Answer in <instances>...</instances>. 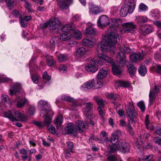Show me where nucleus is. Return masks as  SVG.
<instances>
[{
	"label": "nucleus",
	"mask_w": 161,
	"mask_h": 161,
	"mask_svg": "<svg viewBox=\"0 0 161 161\" xmlns=\"http://www.w3.org/2000/svg\"><path fill=\"white\" fill-rule=\"evenodd\" d=\"M120 38L118 33L111 32L110 34L104 36L103 40L98 44V48L103 51L114 52V44L120 43Z\"/></svg>",
	"instance_id": "1"
},
{
	"label": "nucleus",
	"mask_w": 161,
	"mask_h": 161,
	"mask_svg": "<svg viewBox=\"0 0 161 161\" xmlns=\"http://www.w3.org/2000/svg\"><path fill=\"white\" fill-rule=\"evenodd\" d=\"M21 88V84L19 83H16L9 90V94L11 95H15L16 97L14 103L16 107L18 108L24 107L25 104L28 102V100L26 98H23L22 94L20 92Z\"/></svg>",
	"instance_id": "2"
},
{
	"label": "nucleus",
	"mask_w": 161,
	"mask_h": 161,
	"mask_svg": "<svg viewBox=\"0 0 161 161\" xmlns=\"http://www.w3.org/2000/svg\"><path fill=\"white\" fill-rule=\"evenodd\" d=\"M14 116L11 111H8L4 113V116L8 118L11 121H26L28 119L27 116L23 114L20 111L17 110L15 112Z\"/></svg>",
	"instance_id": "3"
},
{
	"label": "nucleus",
	"mask_w": 161,
	"mask_h": 161,
	"mask_svg": "<svg viewBox=\"0 0 161 161\" xmlns=\"http://www.w3.org/2000/svg\"><path fill=\"white\" fill-rule=\"evenodd\" d=\"M120 48V52H118L117 56V62L119 67H123L125 64V58L124 53H128L130 52V49L124 46H121Z\"/></svg>",
	"instance_id": "4"
},
{
	"label": "nucleus",
	"mask_w": 161,
	"mask_h": 161,
	"mask_svg": "<svg viewBox=\"0 0 161 161\" xmlns=\"http://www.w3.org/2000/svg\"><path fill=\"white\" fill-rule=\"evenodd\" d=\"M135 8V4L134 3L127 2L121 7L120 11V14L123 17H125L128 14L132 13Z\"/></svg>",
	"instance_id": "5"
},
{
	"label": "nucleus",
	"mask_w": 161,
	"mask_h": 161,
	"mask_svg": "<svg viewBox=\"0 0 161 161\" xmlns=\"http://www.w3.org/2000/svg\"><path fill=\"white\" fill-rule=\"evenodd\" d=\"M90 62L91 64H87L85 66V69L89 72H95L98 69L97 66L101 65L100 62H98L97 60H96L94 58L91 59L90 60Z\"/></svg>",
	"instance_id": "6"
},
{
	"label": "nucleus",
	"mask_w": 161,
	"mask_h": 161,
	"mask_svg": "<svg viewBox=\"0 0 161 161\" xmlns=\"http://www.w3.org/2000/svg\"><path fill=\"white\" fill-rule=\"evenodd\" d=\"M125 109L129 117L130 120L133 121L134 120V118L136 116L137 114L135 111L133 103H130L129 105H126Z\"/></svg>",
	"instance_id": "7"
},
{
	"label": "nucleus",
	"mask_w": 161,
	"mask_h": 161,
	"mask_svg": "<svg viewBox=\"0 0 161 161\" xmlns=\"http://www.w3.org/2000/svg\"><path fill=\"white\" fill-rule=\"evenodd\" d=\"M118 149L123 153L128 152L130 150V146L128 143L126 142L124 140L120 139L118 142Z\"/></svg>",
	"instance_id": "8"
},
{
	"label": "nucleus",
	"mask_w": 161,
	"mask_h": 161,
	"mask_svg": "<svg viewBox=\"0 0 161 161\" xmlns=\"http://www.w3.org/2000/svg\"><path fill=\"white\" fill-rule=\"evenodd\" d=\"M62 99L63 100H66L72 103L71 105L72 110H75L76 107L81 105L82 103V101L80 100H76L72 99L70 97L66 96L64 95L61 97Z\"/></svg>",
	"instance_id": "9"
},
{
	"label": "nucleus",
	"mask_w": 161,
	"mask_h": 161,
	"mask_svg": "<svg viewBox=\"0 0 161 161\" xmlns=\"http://www.w3.org/2000/svg\"><path fill=\"white\" fill-rule=\"evenodd\" d=\"M88 124L84 121L78 120L75 122V127L77 132L82 133L86 128Z\"/></svg>",
	"instance_id": "10"
},
{
	"label": "nucleus",
	"mask_w": 161,
	"mask_h": 161,
	"mask_svg": "<svg viewBox=\"0 0 161 161\" xmlns=\"http://www.w3.org/2000/svg\"><path fill=\"white\" fill-rule=\"evenodd\" d=\"M97 56L99 60L98 62L100 61L101 65L102 64V62L105 61V62L108 63L110 64H114L113 59L110 57L107 56L106 55L98 53Z\"/></svg>",
	"instance_id": "11"
},
{
	"label": "nucleus",
	"mask_w": 161,
	"mask_h": 161,
	"mask_svg": "<svg viewBox=\"0 0 161 161\" xmlns=\"http://www.w3.org/2000/svg\"><path fill=\"white\" fill-rule=\"evenodd\" d=\"M122 21L121 20L119 19L113 18L112 19L108 22V25L112 30L114 29L115 31H116V28Z\"/></svg>",
	"instance_id": "12"
},
{
	"label": "nucleus",
	"mask_w": 161,
	"mask_h": 161,
	"mask_svg": "<svg viewBox=\"0 0 161 161\" xmlns=\"http://www.w3.org/2000/svg\"><path fill=\"white\" fill-rule=\"evenodd\" d=\"M108 18L106 15H102L97 20L98 26L100 28H103L108 25Z\"/></svg>",
	"instance_id": "13"
},
{
	"label": "nucleus",
	"mask_w": 161,
	"mask_h": 161,
	"mask_svg": "<svg viewBox=\"0 0 161 161\" xmlns=\"http://www.w3.org/2000/svg\"><path fill=\"white\" fill-rule=\"evenodd\" d=\"M158 92L155 85L153 89L150 90L149 95V105H152L153 104V102L156 98V95Z\"/></svg>",
	"instance_id": "14"
},
{
	"label": "nucleus",
	"mask_w": 161,
	"mask_h": 161,
	"mask_svg": "<svg viewBox=\"0 0 161 161\" xmlns=\"http://www.w3.org/2000/svg\"><path fill=\"white\" fill-rule=\"evenodd\" d=\"M65 130L68 133L75 136L78 134L75 126H74V124L72 123H69L67 124Z\"/></svg>",
	"instance_id": "15"
},
{
	"label": "nucleus",
	"mask_w": 161,
	"mask_h": 161,
	"mask_svg": "<svg viewBox=\"0 0 161 161\" xmlns=\"http://www.w3.org/2000/svg\"><path fill=\"white\" fill-rule=\"evenodd\" d=\"M73 2V0H58V4L62 9H67L69 6Z\"/></svg>",
	"instance_id": "16"
},
{
	"label": "nucleus",
	"mask_w": 161,
	"mask_h": 161,
	"mask_svg": "<svg viewBox=\"0 0 161 161\" xmlns=\"http://www.w3.org/2000/svg\"><path fill=\"white\" fill-rule=\"evenodd\" d=\"M144 56V53L142 52L131 54L130 57L131 61L136 62L142 60Z\"/></svg>",
	"instance_id": "17"
},
{
	"label": "nucleus",
	"mask_w": 161,
	"mask_h": 161,
	"mask_svg": "<svg viewBox=\"0 0 161 161\" xmlns=\"http://www.w3.org/2000/svg\"><path fill=\"white\" fill-rule=\"evenodd\" d=\"M124 25L126 27L125 29V32L128 33L134 31L133 29H135L136 27V25L132 22H129L124 23Z\"/></svg>",
	"instance_id": "18"
},
{
	"label": "nucleus",
	"mask_w": 161,
	"mask_h": 161,
	"mask_svg": "<svg viewBox=\"0 0 161 161\" xmlns=\"http://www.w3.org/2000/svg\"><path fill=\"white\" fill-rule=\"evenodd\" d=\"M108 72V69L106 68H103L100 69L97 74L98 79H102L106 77Z\"/></svg>",
	"instance_id": "19"
},
{
	"label": "nucleus",
	"mask_w": 161,
	"mask_h": 161,
	"mask_svg": "<svg viewBox=\"0 0 161 161\" xmlns=\"http://www.w3.org/2000/svg\"><path fill=\"white\" fill-rule=\"evenodd\" d=\"M85 105L86 107L83 109L84 114L86 117H87V116H88V117L91 116V115L90 114L89 112L90 110L92 108V103L90 102H88L86 103Z\"/></svg>",
	"instance_id": "20"
},
{
	"label": "nucleus",
	"mask_w": 161,
	"mask_h": 161,
	"mask_svg": "<svg viewBox=\"0 0 161 161\" xmlns=\"http://www.w3.org/2000/svg\"><path fill=\"white\" fill-rule=\"evenodd\" d=\"M2 103L6 107H10L11 102L8 96L6 95H3L2 96Z\"/></svg>",
	"instance_id": "21"
},
{
	"label": "nucleus",
	"mask_w": 161,
	"mask_h": 161,
	"mask_svg": "<svg viewBox=\"0 0 161 161\" xmlns=\"http://www.w3.org/2000/svg\"><path fill=\"white\" fill-rule=\"evenodd\" d=\"M136 19L137 24L139 26L143 25L147 21V18L143 16H136Z\"/></svg>",
	"instance_id": "22"
},
{
	"label": "nucleus",
	"mask_w": 161,
	"mask_h": 161,
	"mask_svg": "<svg viewBox=\"0 0 161 161\" xmlns=\"http://www.w3.org/2000/svg\"><path fill=\"white\" fill-rule=\"evenodd\" d=\"M73 37V35L70 32H64L60 35V39L63 41H66L70 39Z\"/></svg>",
	"instance_id": "23"
},
{
	"label": "nucleus",
	"mask_w": 161,
	"mask_h": 161,
	"mask_svg": "<svg viewBox=\"0 0 161 161\" xmlns=\"http://www.w3.org/2000/svg\"><path fill=\"white\" fill-rule=\"evenodd\" d=\"M153 31L152 27L150 25H147L145 27L142 28L140 30V32L142 35L145 36L152 32Z\"/></svg>",
	"instance_id": "24"
},
{
	"label": "nucleus",
	"mask_w": 161,
	"mask_h": 161,
	"mask_svg": "<svg viewBox=\"0 0 161 161\" xmlns=\"http://www.w3.org/2000/svg\"><path fill=\"white\" fill-rule=\"evenodd\" d=\"M120 133V131L119 130H117L113 132L111 136L110 142L114 143L117 142V143L119 141L118 135Z\"/></svg>",
	"instance_id": "25"
},
{
	"label": "nucleus",
	"mask_w": 161,
	"mask_h": 161,
	"mask_svg": "<svg viewBox=\"0 0 161 161\" xmlns=\"http://www.w3.org/2000/svg\"><path fill=\"white\" fill-rule=\"evenodd\" d=\"M63 120V117L62 115H58L56 118L54 120V123L57 128L58 129V128L61 126Z\"/></svg>",
	"instance_id": "26"
},
{
	"label": "nucleus",
	"mask_w": 161,
	"mask_h": 161,
	"mask_svg": "<svg viewBox=\"0 0 161 161\" xmlns=\"http://www.w3.org/2000/svg\"><path fill=\"white\" fill-rule=\"evenodd\" d=\"M74 27V25L73 23L70 24H67L64 25L61 28V30L62 31L64 32H70L68 31H70L73 29V28Z\"/></svg>",
	"instance_id": "27"
},
{
	"label": "nucleus",
	"mask_w": 161,
	"mask_h": 161,
	"mask_svg": "<svg viewBox=\"0 0 161 161\" xmlns=\"http://www.w3.org/2000/svg\"><path fill=\"white\" fill-rule=\"evenodd\" d=\"M113 64H110L112 66V71L114 73L120 77L121 74V71L120 69L115 64L114 62L113 61Z\"/></svg>",
	"instance_id": "28"
},
{
	"label": "nucleus",
	"mask_w": 161,
	"mask_h": 161,
	"mask_svg": "<svg viewBox=\"0 0 161 161\" xmlns=\"http://www.w3.org/2000/svg\"><path fill=\"white\" fill-rule=\"evenodd\" d=\"M89 8L90 12L92 14H97L99 12L98 7L94 4H90L89 6Z\"/></svg>",
	"instance_id": "29"
},
{
	"label": "nucleus",
	"mask_w": 161,
	"mask_h": 161,
	"mask_svg": "<svg viewBox=\"0 0 161 161\" xmlns=\"http://www.w3.org/2000/svg\"><path fill=\"white\" fill-rule=\"evenodd\" d=\"M95 80L94 79L87 81L84 84V86L85 88L90 89L95 86Z\"/></svg>",
	"instance_id": "30"
},
{
	"label": "nucleus",
	"mask_w": 161,
	"mask_h": 161,
	"mask_svg": "<svg viewBox=\"0 0 161 161\" xmlns=\"http://www.w3.org/2000/svg\"><path fill=\"white\" fill-rule=\"evenodd\" d=\"M50 110V108L49 105L44 107H42L41 108L40 115H42V114H43V115L42 117H43L47 115L49 113Z\"/></svg>",
	"instance_id": "31"
},
{
	"label": "nucleus",
	"mask_w": 161,
	"mask_h": 161,
	"mask_svg": "<svg viewBox=\"0 0 161 161\" xmlns=\"http://www.w3.org/2000/svg\"><path fill=\"white\" fill-rule=\"evenodd\" d=\"M127 68L130 75L131 76L134 75L136 71V67L133 65L130 64L127 65Z\"/></svg>",
	"instance_id": "32"
},
{
	"label": "nucleus",
	"mask_w": 161,
	"mask_h": 161,
	"mask_svg": "<svg viewBox=\"0 0 161 161\" xmlns=\"http://www.w3.org/2000/svg\"><path fill=\"white\" fill-rule=\"evenodd\" d=\"M86 53V49L83 47L78 48L76 50V55L79 57H82Z\"/></svg>",
	"instance_id": "33"
},
{
	"label": "nucleus",
	"mask_w": 161,
	"mask_h": 161,
	"mask_svg": "<svg viewBox=\"0 0 161 161\" xmlns=\"http://www.w3.org/2000/svg\"><path fill=\"white\" fill-rule=\"evenodd\" d=\"M138 72L141 76H144L147 72L146 67L144 65L140 66L138 68Z\"/></svg>",
	"instance_id": "34"
},
{
	"label": "nucleus",
	"mask_w": 161,
	"mask_h": 161,
	"mask_svg": "<svg viewBox=\"0 0 161 161\" xmlns=\"http://www.w3.org/2000/svg\"><path fill=\"white\" fill-rule=\"evenodd\" d=\"M100 140L102 142L110 141L109 138L108 137V135L105 131H103L100 134Z\"/></svg>",
	"instance_id": "35"
},
{
	"label": "nucleus",
	"mask_w": 161,
	"mask_h": 161,
	"mask_svg": "<svg viewBox=\"0 0 161 161\" xmlns=\"http://www.w3.org/2000/svg\"><path fill=\"white\" fill-rule=\"evenodd\" d=\"M57 42V39L55 37H53L50 40L48 47L50 49L53 50L55 48Z\"/></svg>",
	"instance_id": "36"
},
{
	"label": "nucleus",
	"mask_w": 161,
	"mask_h": 161,
	"mask_svg": "<svg viewBox=\"0 0 161 161\" xmlns=\"http://www.w3.org/2000/svg\"><path fill=\"white\" fill-rule=\"evenodd\" d=\"M36 108L34 106L29 105L27 108L26 111L27 114L30 115H33L35 113Z\"/></svg>",
	"instance_id": "37"
},
{
	"label": "nucleus",
	"mask_w": 161,
	"mask_h": 161,
	"mask_svg": "<svg viewBox=\"0 0 161 161\" xmlns=\"http://www.w3.org/2000/svg\"><path fill=\"white\" fill-rule=\"evenodd\" d=\"M117 149H118L117 143L113 144L112 145L108 146V150L110 153H114Z\"/></svg>",
	"instance_id": "38"
},
{
	"label": "nucleus",
	"mask_w": 161,
	"mask_h": 161,
	"mask_svg": "<svg viewBox=\"0 0 161 161\" xmlns=\"http://www.w3.org/2000/svg\"><path fill=\"white\" fill-rule=\"evenodd\" d=\"M85 33L87 35L91 34L95 35L96 33V31L92 27H89L86 28Z\"/></svg>",
	"instance_id": "39"
},
{
	"label": "nucleus",
	"mask_w": 161,
	"mask_h": 161,
	"mask_svg": "<svg viewBox=\"0 0 161 161\" xmlns=\"http://www.w3.org/2000/svg\"><path fill=\"white\" fill-rule=\"evenodd\" d=\"M45 116V118H44V119L43 122V124L44 126H48V125H49V124L51 122L52 118L51 117L47 116V115H46Z\"/></svg>",
	"instance_id": "40"
},
{
	"label": "nucleus",
	"mask_w": 161,
	"mask_h": 161,
	"mask_svg": "<svg viewBox=\"0 0 161 161\" xmlns=\"http://www.w3.org/2000/svg\"><path fill=\"white\" fill-rule=\"evenodd\" d=\"M48 23L50 26V29L51 30L55 29L59 26L55 22H53L52 21H49Z\"/></svg>",
	"instance_id": "41"
},
{
	"label": "nucleus",
	"mask_w": 161,
	"mask_h": 161,
	"mask_svg": "<svg viewBox=\"0 0 161 161\" xmlns=\"http://www.w3.org/2000/svg\"><path fill=\"white\" fill-rule=\"evenodd\" d=\"M23 0V2L25 3L24 6L27 9L29 12H32V10L31 8V5L26 0Z\"/></svg>",
	"instance_id": "42"
},
{
	"label": "nucleus",
	"mask_w": 161,
	"mask_h": 161,
	"mask_svg": "<svg viewBox=\"0 0 161 161\" xmlns=\"http://www.w3.org/2000/svg\"><path fill=\"white\" fill-rule=\"evenodd\" d=\"M74 35L75 38L77 40L81 39L82 37L81 33L78 30H75L74 31Z\"/></svg>",
	"instance_id": "43"
},
{
	"label": "nucleus",
	"mask_w": 161,
	"mask_h": 161,
	"mask_svg": "<svg viewBox=\"0 0 161 161\" xmlns=\"http://www.w3.org/2000/svg\"><path fill=\"white\" fill-rule=\"evenodd\" d=\"M94 98L96 101L97 103L99 106V107H103V102L102 99L99 98L97 96L94 97Z\"/></svg>",
	"instance_id": "44"
},
{
	"label": "nucleus",
	"mask_w": 161,
	"mask_h": 161,
	"mask_svg": "<svg viewBox=\"0 0 161 161\" xmlns=\"http://www.w3.org/2000/svg\"><path fill=\"white\" fill-rule=\"evenodd\" d=\"M59 61L61 62H64L67 59V56L64 54H60L58 57Z\"/></svg>",
	"instance_id": "45"
},
{
	"label": "nucleus",
	"mask_w": 161,
	"mask_h": 161,
	"mask_svg": "<svg viewBox=\"0 0 161 161\" xmlns=\"http://www.w3.org/2000/svg\"><path fill=\"white\" fill-rule=\"evenodd\" d=\"M38 105L41 108L42 107H44L49 105L46 101L43 100H40L38 103Z\"/></svg>",
	"instance_id": "46"
},
{
	"label": "nucleus",
	"mask_w": 161,
	"mask_h": 161,
	"mask_svg": "<svg viewBox=\"0 0 161 161\" xmlns=\"http://www.w3.org/2000/svg\"><path fill=\"white\" fill-rule=\"evenodd\" d=\"M147 8V7L143 3H141L139 6V11L140 12L145 11Z\"/></svg>",
	"instance_id": "47"
},
{
	"label": "nucleus",
	"mask_w": 161,
	"mask_h": 161,
	"mask_svg": "<svg viewBox=\"0 0 161 161\" xmlns=\"http://www.w3.org/2000/svg\"><path fill=\"white\" fill-rule=\"evenodd\" d=\"M138 106L140 108L142 112H144L145 109V106L144 102L141 101L137 103Z\"/></svg>",
	"instance_id": "48"
},
{
	"label": "nucleus",
	"mask_w": 161,
	"mask_h": 161,
	"mask_svg": "<svg viewBox=\"0 0 161 161\" xmlns=\"http://www.w3.org/2000/svg\"><path fill=\"white\" fill-rule=\"evenodd\" d=\"M103 85V83L102 80H97L96 81V83H95L94 88L95 89H97L101 88Z\"/></svg>",
	"instance_id": "49"
},
{
	"label": "nucleus",
	"mask_w": 161,
	"mask_h": 161,
	"mask_svg": "<svg viewBox=\"0 0 161 161\" xmlns=\"http://www.w3.org/2000/svg\"><path fill=\"white\" fill-rule=\"evenodd\" d=\"M19 19L20 21V24L24 28L27 25V22L22 18L21 15H20Z\"/></svg>",
	"instance_id": "50"
},
{
	"label": "nucleus",
	"mask_w": 161,
	"mask_h": 161,
	"mask_svg": "<svg viewBox=\"0 0 161 161\" xmlns=\"http://www.w3.org/2000/svg\"><path fill=\"white\" fill-rule=\"evenodd\" d=\"M73 144L71 142H67L66 148V149L68 150L69 151H72L73 149Z\"/></svg>",
	"instance_id": "51"
},
{
	"label": "nucleus",
	"mask_w": 161,
	"mask_h": 161,
	"mask_svg": "<svg viewBox=\"0 0 161 161\" xmlns=\"http://www.w3.org/2000/svg\"><path fill=\"white\" fill-rule=\"evenodd\" d=\"M119 84L120 86L124 87H128L130 86L129 83L125 81H120L119 82Z\"/></svg>",
	"instance_id": "52"
},
{
	"label": "nucleus",
	"mask_w": 161,
	"mask_h": 161,
	"mask_svg": "<svg viewBox=\"0 0 161 161\" xmlns=\"http://www.w3.org/2000/svg\"><path fill=\"white\" fill-rule=\"evenodd\" d=\"M125 128L127 129L130 133V134L132 135L133 134V129L131 126L129 122L127 124H126V125L125 126Z\"/></svg>",
	"instance_id": "53"
},
{
	"label": "nucleus",
	"mask_w": 161,
	"mask_h": 161,
	"mask_svg": "<svg viewBox=\"0 0 161 161\" xmlns=\"http://www.w3.org/2000/svg\"><path fill=\"white\" fill-rule=\"evenodd\" d=\"M47 128L51 133L54 134L56 133V129L55 127L53 125H48Z\"/></svg>",
	"instance_id": "54"
},
{
	"label": "nucleus",
	"mask_w": 161,
	"mask_h": 161,
	"mask_svg": "<svg viewBox=\"0 0 161 161\" xmlns=\"http://www.w3.org/2000/svg\"><path fill=\"white\" fill-rule=\"evenodd\" d=\"M117 95L116 94H114L113 93H110L108 94L107 95L108 97L114 100H115L117 99Z\"/></svg>",
	"instance_id": "55"
},
{
	"label": "nucleus",
	"mask_w": 161,
	"mask_h": 161,
	"mask_svg": "<svg viewBox=\"0 0 161 161\" xmlns=\"http://www.w3.org/2000/svg\"><path fill=\"white\" fill-rule=\"evenodd\" d=\"M153 156V155H150L147 156L146 158H142V161H152V160H154L152 159Z\"/></svg>",
	"instance_id": "56"
},
{
	"label": "nucleus",
	"mask_w": 161,
	"mask_h": 161,
	"mask_svg": "<svg viewBox=\"0 0 161 161\" xmlns=\"http://www.w3.org/2000/svg\"><path fill=\"white\" fill-rule=\"evenodd\" d=\"M43 79H46L48 80H50L51 79V76L47 74V73L46 71L44 72L42 75Z\"/></svg>",
	"instance_id": "57"
},
{
	"label": "nucleus",
	"mask_w": 161,
	"mask_h": 161,
	"mask_svg": "<svg viewBox=\"0 0 161 161\" xmlns=\"http://www.w3.org/2000/svg\"><path fill=\"white\" fill-rule=\"evenodd\" d=\"M153 140L155 143L161 145V138L159 137H156L154 138Z\"/></svg>",
	"instance_id": "58"
},
{
	"label": "nucleus",
	"mask_w": 161,
	"mask_h": 161,
	"mask_svg": "<svg viewBox=\"0 0 161 161\" xmlns=\"http://www.w3.org/2000/svg\"><path fill=\"white\" fill-rule=\"evenodd\" d=\"M31 79L33 82L35 83H37L38 82L39 77L35 75H33L31 76Z\"/></svg>",
	"instance_id": "59"
},
{
	"label": "nucleus",
	"mask_w": 161,
	"mask_h": 161,
	"mask_svg": "<svg viewBox=\"0 0 161 161\" xmlns=\"http://www.w3.org/2000/svg\"><path fill=\"white\" fill-rule=\"evenodd\" d=\"M59 71L61 73H64L67 71L66 67L64 65H60L59 67Z\"/></svg>",
	"instance_id": "60"
},
{
	"label": "nucleus",
	"mask_w": 161,
	"mask_h": 161,
	"mask_svg": "<svg viewBox=\"0 0 161 161\" xmlns=\"http://www.w3.org/2000/svg\"><path fill=\"white\" fill-rule=\"evenodd\" d=\"M149 115L148 114H147L146 115L145 117V124L146 125V128L147 129H149V126L148 124L149 123Z\"/></svg>",
	"instance_id": "61"
},
{
	"label": "nucleus",
	"mask_w": 161,
	"mask_h": 161,
	"mask_svg": "<svg viewBox=\"0 0 161 161\" xmlns=\"http://www.w3.org/2000/svg\"><path fill=\"white\" fill-rule=\"evenodd\" d=\"M47 64L49 66H52L55 62L54 60L52 58H47Z\"/></svg>",
	"instance_id": "62"
},
{
	"label": "nucleus",
	"mask_w": 161,
	"mask_h": 161,
	"mask_svg": "<svg viewBox=\"0 0 161 161\" xmlns=\"http://www.w3.org/2000/svg\"><path fill=\"white\" fill-rule=\"evenodd\" d=\"M14 1H12L11 2L7 4L6 5L9 10L12 9L14 7Z\"/></svg>",
	"instance_id": "63"
},
{
	"label": "nucleus",
	"mask_w": 161,
	"mask_h": 161,
	"mask_svg": "<svg viewBox=\"0 0 161 161\" xmlns=\"http://www.w3.org/2000/svg\"><path fill=\"white\" fill-rule=\"evenodd\" d=\"M68 44L70 47H73L76 45L77 42L73 40H70L68 41Z\"/></svg>",
	"instance_id": "64"
}]
</instances>
